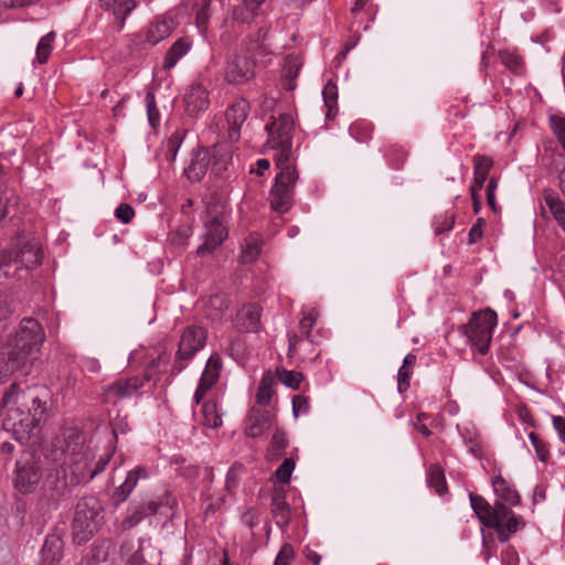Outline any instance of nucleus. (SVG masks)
Instances as JSON below:
<instances>
[{"label": "nucleus", "instance_id": "1", "mask_svg": "<svg viewBox=\"0 0 565 565\" xmlns=\"http://www.w3.org/2000/svg\"><path fill=\"white\" fill-rule=\"evenodd\" d=\"M268 132L267 145L277 151L275 164L280 170L269 193L271 209L279 213L288 212L295 198V188L299 179L294 163L292 135L295 121L291 115L280 114L266 125Z\"/></svg>", "mask_w": 565, "mask_h": 565}, {"label": "nucleus", "instance_id": "2", "mask_svg": "<svg viewBox=\"0 0 565 565\" xmlns=\"http://www.w3.org/2000/svg\"><path fill=\"white\" fill-rule=\"evenodd\" d=\"M4 430L12 433L21 444L35 436L46 418V402L35 388L21 390L13 383L4 393L1 403Z\"/></svg>", "mask_w": 565, "mask_h": 565}, {"label": "nucleus", "instance_id": "3", "mask_svg": "<svg viewBox=\"0 0 565 565\" xmlns=\"http://www.w3.org/2000/svg\"><path fill=\"white\" fill-rule=\"evenodd\" d=\"M492 487L494 493L500 498L493 505L483 497L473 493L469 494L470 504L481 524L488 529H493L500 542H507L511 534L525 526V522L504 503L518 505L521 498L518 491L501 475L492 479Z\"/></svg>", "mask_w": 565, "mask_h": 565}, {"label": "nucleus", "instance_id": "4", "mask_svg": "<svg viewBox=\"0 0 565 565\" xmlns=\"http://www.w3.org/2000/svg\"><path fill=\"white\" fill-rule=\"evenodd\" d=\"M62 455V465L68 468L77 483L88 482L103 472L111 458L109 451H104L96 458L95 448L86 444L85 435L77 428L66 430Z\"/></svg>", "mask_w": 565, "mask_h": 565}, {"label": "nucleus", "instance_id": "5", "mask_svg": "<svg viewBox=\"0 0 565 565\" xmlns=\"http://www.w3.org/2000/svg\"><path fill=\"white\" fill-rule=\"evenodd\" d=\"M41 244L35 238L18 237L10 249H0V279L23 278V273L42 263Z\"/></svg>", "mask_w": 565, "mask_h": 565}, {"label": "nucleus", "instance_id": "6", "mask_svg": "<svg viewBox=\"0 0 565 565\" xmlns=\"http://www.w3.org/2000/svg\"><path fill=\"white\" fill-rule=\"evenodd\" d=\"M103 520V508L96 499L90 498L79 501L72 522L74 542L82 545L89 541L99 530Z\"/></svg>", "mask_w": 565, "mask_h": 565}, {"label": "nucleus", "instance_id": "7", "mask_svg": "<svg viewBox=\"0 0 565 565\" xmlns=\"http://www.w3.org/2000/svg\"><path fill=\"white\" fill-rule=\"evenodd\" d=\"M497 326V313L491 309L481 310L472 315L463 332L470 347L478 353H488L492 340V332Z\"/></svg>", "mask_w": 565, "mask_h": 565}, {"label": "nucleus", "instance_id": "8", "mask_svg": "<svg viewBox=\"0 0 565 565\" xmlns=\"http://www.w3.org/2000/svg\"><path fill=\"white\" fill-rule=\"evenodd\" d=\"M44 339V330L38 320L24 318L20 321L19 329L10 348L18 355H24L25 362L31 364L35 354L39 353Z\"/></svg>", "mask_w": 565, "mask_h": 565}, {"label": "nucleus", "instance_id": "9", "mask_svg": "<svg viewBox=\"0 0 565 565\" xmlns=\"http://www.w3.org/2000/svg\"><path fill=\"white\" fill-rule=\"evenodd\" d=\"M161 507H169L174 510L178 507L177 500L169 490L147 502L134 500L127 507L126 515L120 523L121 531H129L137 526L148 515H153Z\"/></svg>", "mask_w": 565, "mask_h": 565}, {"label": "nucleus", "instance_id": "10", "mask_svg": "<svg viewBox=\"0 0 565 565\" xmlns=\"http://www.w3.org/2000/svg\"><path fill=\"white\" fill-rule=\"evenodd\" d=\"M206 337L205 329L200 326L192 324L183 329L175 353L174 372L180 373L186 367L189 361L204 348Z\"/></svg>", "mask_w": 565, "mask_h": 565}, {"label": "nucleus", "instance_id": "11", "mask_svg": "<svg viewBox=\"0 0 565 565\" xmlns=\"http://www.w3.org/2000/svg\"><path fill=\"white\" fill-rule=\"evenodd\" d=\"M150 380L151 375L149 373L129 377H119L103 386V401L106 404L117 405L124 399L139 396L140 390Z\"/></svg>", "mask_w": 565, "mask_h": 565}, {"label": "nucleus", "instance_id": "12", "mask_svg": "<svg viewBox=\"0 0 565 565\" xmlns=\"http://www.w3.org/2000/svg\"><path fill=\"white\" fill-rule=\"evenodd\" d=\"M42 478L40 461L32 452L24 451L17 460L14 471V487L21 493H30L35 490Z\"/></svg>", "mask_w": 565, "mask_h": 565}, {"label": "nucleus", "instance_id": "13", "mask_svg": "<svg viewBox=\"0 0 565 565\" xmlns=\"http://www.w3.org/2000/svg\"><path fill=\"white\" fill-rule=\"evenodd\" d=\"M228 236V230L222 215L211 216L204 222V232L201 236L202 244L199 245V256L211 255L218 248Z\"/></svg>", "mask_w": 565, "mask_h": 565}, {"label": "nucleus", "instance_id": "14", "mask_svg": "<svg viewBox=\"0 0 565 565\" xmlns=\"http://www.w3.org/2000/svg\"><path fill=\"white\" fill-rule=\"evenodd\" d=\"M184 110L191 117H199L210 106V92L201 82L191 83L183 95Z\"/></svg>", "mask_w": 565, "mask_h": 565}, {"label": "nucleus", "instance_id": "15", "mask_svg": "<svg viewBox=\"0 0 565 565\" xmlns=\"http://www.w3.org/2000/svg\"><path fill=\"white\" fill-rule=\"evenodd\" d=\"M255 63L244 55L233 56L226 64L224 77L228 84L244 85L255 76Z\"/></svg>", "mask_w": 565, "mask_h": 565}, {"label": "nucleus", "instance_id": "16", "mask_svg": "<svg viewBox=\"0 0 565 565\" xmlns=\"http://www.w3.org/2000/svg\"><path fill=\"white\" fill-rule=\"evenodd\" d=\"M275 419L273 411L260 406H253L246 417L245 434L253 438L259 437L273 427Z\"/></svg>", "mask_w": 565, "mask_h": 565}, {"label": "nucleus", "instance_id": "17", "mask_svg": "<svg viewBox=\"0 0 565 565\" xmlns=\"http://www.w3.org/2000/svg\"><path fill=\"white\" fill-rule=\"evenodd\" d=\"M249 111L250 106L245 98H238L227 108L225 116L231 140H237L239 138L242 125L247 119Z\"/></svg>", "mask_w": 565, "mask_h": 565}, {"label": "nucleus", "instance_id": "18", "mask_svg": "<svg viewBox=\"0 0 565 565\" xmlns=\"http://www.w3.org/2000/svg\"><path fill=\"white\" fill-rule=\"evenodd\" d=\"M149 471L143 466H137L130 471H128L125 481L115 488L111 494V503L115 507H119L124 503L130 495V493L135 490L139 480L148 479Z\"/></svg>", "mask_w": 565, "mask_h": 565}, {"label": "nucleus", "instance_id": "19", "mask_svg": "<svg viewBox=\"0 0 565 565\" xmlns=\"http://www.w3.org/2000/svg\"><path fill=\"white\" fill-rule=\"evenodd\" d=\"M234 327L242 331H257L260 324V307L256 303L243 305L232 319Z\"/></svg>", "mask_w": 565, "mask_h": 565}, {"label": "nucleus", "instance_id": "20", "mask_svg": "<svg viewBox=\"0 0 565 565\" xmlns=\"http://www.w3.org/2000/svg\"><path fill=\"white\" fill-rule=\"evenodd\" d=\"M29 365L24 355H18L8 347L0 352V383L6 382L17 371L28 373Z\"/></svg>", "mask_w": 565, "mask_h": 565}, {"label": "nucleus", "instance_id": "21", "mask_svg": "<svg viewBox=\"0 0 565 565\" xmlns=\"http://www.w3.org/2000/svg\"><path fill=\"white\" fill-rule=\"evenodd\" d=\"M173 20L166 15L156 17L145 31V40L151 45H156L169 38L173 31Z\"/></svg>", "mask_w": 565, "mask_h": 565}, {"label": "nucleus", "instance_id": "22", "mask_svg": "<svg viewBox=\"0 0 565 565\" xmlns=\"http://www.w3.org/2000/svg\"><path fill=\"white\" fill-rule=\"evenodd\" d=\"M211 164L210 150L199 148L193 152L190 164L184 169V174L192 182H199L206 174Z\"/></svg>", "mask_w": 565, "mask_h": 565}, {"label": "nucleus", "instance_id": "23", "mask_svg": "<svg viewBox=\"0 0 565 565\" xmlns=\"http://www.w3.org/2000/svg\"><path fill=\"white\" fill-rule=\"evenodd\" d=\"M270 511L276 521V524L284 529L290 522V507L286 501V491L284 489H276L271 495Z\"/></svg>", "mask_w": 565, "mask_h": 565}, {"label": "nucleus", "instance_id": "24", "mask_svg": "<svg viewBox=\"0 0 565 565\" xmlns=\"http://www.w3.org/2000/svg\"><path fill=\"white\" fill-rule=\"evenodd\" d=\"M192 45V40L186 36L180 38L173 42L164 55L162 68L164 71L173 68L178 62L191 51Z\"/></svg>", "mask_w": 565, "mask_h": 565}, {"label": "nucleus", "instance_id": "25", "mask_svg": "<svg viewBox=\"0 0 565 565\" xmlns=\"http://www.w3.org/2000/svg\"><path fill=\"white\" fill-rule=\"evenodd\" d=\"M493 166L491 157L486 154H477L473 157V183L470 186V194L479 193L489 175V171Z\"/></svg>", "mask_w": 565, "mask_h": 565}, {"label": "nucleus", "instance_id": "26", "mask_svg": "<svg viewBox=\"0 0 565 565\" xmlns=\"http://www.w3.org/2000/svg\"><path fill=\"white\" fill-rule=\"evenodd\" d=\"M318 312L315 310H311L303 315V317L300 319L299 322V335H291L289 338V353H292L297 350V348L302 344L305 341L308 343H312V340L310 339V332L313 326L317 322Z\"/></svg>", "mask_w": 565, "mask_h": 565}, {"label": "nucleus", "instance_id": "27", "mask_svg": "<svg viewBox=\"0 0 565 565\" xmlns=\"http://www.w3.org/2000/svg\"><path fill=\"white\" fill-rule=\"evenodd\" d=\"M211 153L212 172L215 175H221L226 171L228 163L232 160V149L226 143H215L211 148H206Z\"/></svg>", "mask_w": 565, "mask_h": 565}, {"label": "nucleus", "instance_id": "28", "mask_svg": "<svg viewBox=\"0 0 565 565\" xmlns=\"http://www.w3.org/2000/svg\"><path fill=\"white\" fill-rule=\"evenodd\" d=\"M544 201L558 226L565 232V203L551 190L544 192Z\"/></svg>", "mask_w": 565, "mask_h": 565}, {"label": "nucleus", "instance_id": "29", "mask_svg": "<svg viewBox=\"0 0 565 565\" xmlns=\"http://www.w3.org/2000/svg\"><path fill=\"white\" fill-rule=\"evenodd\" d=\"M300 64L297 58L288 56L285 60L281 74V85L286 90L296 88V79L299 75Z\"/></svg>", "mask_w": 565, "mask_h": 565}, {"label": "nucleus", "instance_id": "30", "mask_svg": "<svg viewBox=\"0 0 565 565\" xmlns=\"http://www.w3.org/2000/svg\"><path fill=\"white\" fill-rule=\"evenodd\" d=\"M262 252V238L258 234H249L245 238V243L242 247V260L243 263L255 262Z\"/></svg>", "mask_w": 565, "mask_h": 565}, {"label": "nucleus", "instance_id": "31", "mask_svg": "<svg viewBox=\"0 0 565 565\" xmlns=\"http://www.w3.org/2000/svg\"><path fill=\"white\" fill-rule=\"evenodd\" d=\"M416 355L413 353H408L403 361V365L398 370L397 374V388L399 393H403L408 390L411 376L413 373V366L416 363Z\"/></svg>", "mask_w": 565, "mask_h": 565}, {"label": "nucleus", "instance_id": "32", "mask_svg": "<svg viewBox=\"0 0 565 565\" xmlns=\"http://www.w3.org/2000/svg\"><path fill=\"white\" fill-rule=\"evenodd\" d=\"M203 424L211 428H218L222 426V415L218 412L217 403L209 399L202 405Z\"/></svg>", "mask_w": 565, "mask_h": 565}, {"label": "nucleus", "instance_id": "33", "mask_svg": "<svg viewBox=\"0 0 565 565\" xmlns=\"http://www.w3.org/2000/svg\"><path fill=\"white\" fill-rule=\"evenodd\" d=\"M427 483L437 494L441 495L447 492V483L445 472L440 466H431L428 470Z\"/></svg>", "mask_w": 565, "mask_h": 565}, {"label": "nucleus", "instance_id": "34", "mask_svg": "<svg viewBox=\"0 0 565 565\" xmlns=\"http://www.w3.org/2000/svg\"><path fill=\"white\" fill-rule=\"evenodd\" d=\"M274 384L275 381L270 374L263 376L256 394V401L258 406L263 407L270 402L271 396L274 394Z\"/></svg>", "mask_w": 565, "mask_h": 565}, {"label": "nucleus", "instance_id": "35", "mask_svg": "<svg viewBox=\"0 0 565 565\" xmlns=\"http://www.w3.org/2000/svg\"><path fill=\"white\" fill-rule=\"evenodd\" d=\"M322 96L324 100V105L328 108L327 117L332 118L335 116L338 107V87L334 83L328 82L322 90Z\"/></svg>", "mask_w": 565, "mask_h": 565}, {"label": "nucleus", "instance_id": "36", "mask_svg": "<svg viewBox=\"0 0 565 565\" xmlns=\"http://www.w3.org/2000/svg\"><path fill=\"white\" fill-rule=\"evenodd\" d=\"M55 41V33L49 32L44 36H42L36 46V60L40 64H44L47 62L51 52L53 50V43Z\"/></svg>", "mask_w": 565, "mask_h": 565}, {"label": "nucleus", "instance_id": "37", "mask_svg": "<svg viewBox=\"0 0 565 565\" xmlns=\"http://www.w3.org/2000/svg\"><path fill=\"white\" fill-rule=\"evenodd\" d=\"M373 126L370 122H353L349 128L350 136L358 142H366L371 139Z\"/></svg>", "mask_w": 565, "mask_h": 565}, {"label": "nucleus", "instance_id": "38", "mask_svg": "<svg viewBox=\"0 0 565 565\" xmlns=\"http://www.w3.org/2000/svg\"><path fill=\"white\" fill-rule=\"evenodd\" d=\"M222 369L221 358L216 354L211 355L206 362L205 369L202 376L205 377L210 383L215 384L218 380L220 372Z\"/></svg>", "mask_w": 565, "mask_h": 565}, {"label": "nucleus", "instance_id": "39", "mask_svg": "<svg viewBox=\"0 0 565 565\" xmlns=\"http://www.w3.org/2000/svg\"><path fill=\"white\" fill-rule=\"evenodd\" d=\"M279 381L294 390L298 388L302 380V374L295 371H287L285 369H277Z\"/></svg>", "mask_w": 565, "mask_h": 565}, {"label": "nucleus", "instance_id": "40", "mask_svg": "<svg viewBox=\"0 0 565 565\" xmlns=\"http://www.w3.org/2000/svg\"><path fill=\"white\" fill-rule=\"evenodd\" d=\"M499 57L503 65H505L510 71L518 73L522 68V60L514 52L504 50L499 52Z\"/></svg>", "mask_w": 565, "mask_h": 565}, {"label": "nucleus", "instance_id": "41", "mask_svg": "<svg viewBox=\"0 0 565 565\" xmlns=\"http://www.w3.org/2000/svg\"><path fill=\"white\" fill-rule=\"evenodd\" d=\"M137 2L135 0H121L115 9V17L118 18L120 29L125 25L126 18L135 10Z\"/></svg>", "mask_w": 565, "mask_h": 565}, {"label": "nucleus", "instance_id": "42", "mask_svg": "<svg viewBox=\"0 0 565 565\" xmlns=\"http://www.w3.org/2000/svg\"><path fill=\"white\" fill-rule=\"evenodd\" d=\"M529 438L535 449L537 458L543 462H547V460L550 459V449H548L546 443H544L539 437V435H536L533 431L530 433Z\"/></svg>", "mask_w": 565, "mask_h": 565}, {"label": "nucleus", "instance_id": "43", "mask_svg": "<svg viewBox=\"0 0 565 565\" xmlns=\"http://www.w3.org/2000/svg\"><path fill=\"white\" fill-rule=\"evenodd\" d=\"M455 224L454 214H441L437 216L434 221V231L436 235L443 234L447 231H450Z\"/></svg>", "mask_w": 565, "mask_h": 565}, {"label": "nucleus", "instance_id": "44", "mask_svg": "<svg viewBox=\"0 0 565 565\" xmlns=\"http://www.w3.org/2000/svg\"><path fill=\"white\" fill-rule=\"evenodd\" d=\"M287 445L288 440L286 438L285 433L281 430H276L270 441L269 451L274 456H280L282 450L287 447Z\"/></svg>", "mask_w": 565, "mask_h": 565}, {"label": "nucleus", "instance_id": "45", "mask_svg": "<svg viewBox=\"0 0 565 565\" xmlns=\"http://www.w3.org/2000/svg\"><path fill=\"white\" fill-rule=\"evenodd\" d=\"M294 469H295L294 460L290 458H286L282 461V463L277 468L275 475L280 482L288 483Z\"/></svg>", "mask_w": 565, "mask_h": 565}, {"label": "nucleus", "instance_id": "46", "mask_svg": "<svg viewBox=\"0 0 565 565\" xmlns=\"http://www.w3.org/2000/svg\"><path fill=\"white\" fill-rule=\"evenodd\" d=\"M210 19V1H205L202 8L196 12L195 23L201 32H205Z\"/></svg>", "mask_w": 565, "mask_h": 565}, {"label": "nucleus", "instance_id": "47", "mask_svg": "<svg viewBox=\"0 0 565 565\" xmlns=\"http://www.w3.org/2000/svg\"><path fill=\"white\" fill-rule=\"evenodd\" d=\"M243 469L242 465H233L226 475L225 488L227 491H233L238 484L239 471Z\"/></svg>", "mask_w": 565, "mask_h": 565}, {"label": "nucleus", "instance_id": "48", "mask_svg": "<svg viewBox=\"0 0 565 565\" xmlns=\"http://www.w3.org/2000/svg\"><path fill=\"white\" fill-rule=\"evenodd\" d=\"M146 104H147V113H148V119L153 125L154 122L159 121V110L156 105V97L151 92H148L146 94Z\"/></svg>", "mask_w": 565, "mask_h": 565}, {"label": "nucleus", "instance_id": "49", "mask_svg": "<svg viewBox=\"0 0 565 565\" xmlns=\"http://www.w3.org/2000/svg\"><path fill=\"white\" fill-rule=\"evenodd\" d=\"M310 409L309 398L303 395H296L292 398V412L296 417L307 414Z\"/></svg>", "mask_w": 565, "mask_h": 565}, {"label": "nucleus", "instance_id": "50", "mask_svg": "<svg viewBox=\"0 0 565 565\" xmlns=\"http://www.w3.org/2000/svg\"><path fill=\"white\" fill-rule=\"evenodd\" d=\"M115 216L124 224H128L135 216V211L131 205L121 203L115 210Z\"/></svg>", "mask_w": 565, "mask_h": 565}, {"label": "nucleus", "instance_id": "51", "mask_svg": "<svg viewBox=\"0 0 565 565\" xmlns=\"http://www.w3.org/2000/svg\"><path fill=\"white\" fill-rule=\"evenodd\" d=\"M213 385H214L213 383H210V381H207L205 377H203L201 375V379L199 381V385H198V387H196V390L194 392V395H193V402H194L195 405H199L203 401L206 392L209 390H211V387Z\"/></svg>", "mask_w": 565, "mask_h": 565}, {"label": "nucleus", "instance_id": "52", "mask_svg": "<svg viewBox=\"0 0 565 565\" xmlns=\"http://www.w3.org/2000/svg\"><path fill=\"white\" fill-rule=\"evenodd\" d=\"M294 558V550L289 544H285L276 556L274 565H290Z\"/></svg>", "mask_w": 565, "mask_h": 565}, {"label": "nucleus", "instance_id": "53", "mask_svg": "<svg viewBox=\"0 0 565 565\" xmlns=\"http://www.w3.org/2000/svg\"><path fill=\"white\" fill-rule=\"evenodd\" d=\"M181 141L182 137L178 131L169 138L167 143V156L169 157L170 160H174Z\"/></svg>", "mask_w": 565, "mask_h": 565}, {"label": "nucleus", "instance_id": "54", "mask_svg": "<svg viewBox=\"0 0 565 565\" xmlns=\"http://www.w3.org/2000/svg\"><path fill=\"white\" fill-rule=\"evenodd\" d=\"M211 308L216 309L218 311H225L230 307V300L224 294H216L210 298L209 301Z\"/></svg>", "mask_w": 565, "mask_h": 565}, {"label": "nucleus", "instance_id": "55", "mask_svg": "<svg viewBox=\"0 0 565 565\" xmlns=\"http://www.w3.org/2000/svg\"><path fill=\"white\" fill-rule=\"evenodd\" d=\"M110 425L115 439H117L119 434H126L129 430V425L125 417H116Z\"/></svg>", "mask_w": 565, "mask_h": 565}, {"label": "nucleus", "instance_id": "56", "mask_svg": "<svg viewBox=\"0 0 565 565\" xmlns=\"http://www.w3.org/2000/svg\"><path fill=\"white\" fill-rule=\"evenodd\" d=\"M498 188V179L491 178L487 184V202L488 205L495 211V190Z\"/></svg>", "mask_w": 565, "mask_h": 565}, {"label": "nucleus", "instance_id": "57", "mask_svg": "<svg viewBox=\"0 0 565 565\" xmlns=\"http://www.w3.org/2000/svg\"><path fill=\"white\" fill-rule=\"evenodd\" d=\"M486 222L483 218H478L477 222L472 225L469 231V244H475L478 239L482 237V228Z\"/></svg>", "mask_w": 565, "mask_h": 565}, {"label": "nucleus", "instance_id": "58", "mask_svg": "<svg viewBox=\"0 0 565 565\" xmlns=\"http://www.w3.org/2000/svg\"><path fill=\"white\" fill-rule=\"evenodd\" d=\"M501 564L502 565H519L518 553L511 547L505 548L504 551H502V554H501Z\"/></svg>", "mask_w": 565, "mask_h": 565}, {"label": "nucleus", "instance_id": "59", "mask_svg": "<svg viewBox=\"0 0 565 565\" xmlns=\"http://www.w3.org/2000/svg\"><path fill=\"white\" fill-rule=\"evenodd\" d=\"M552 422L559 439L565 444V418L562 416H553Z\"/></svg>", "mask_w": 565, "mask_h": 565}, {"label": "nucleus", "instance_id": "60", "mask_svg": "<svg viewBox=\"0 0 565 565\" xmlns=\"http://www.w3.org/2000/svg\"><path fill=\"white\" fill-rule=\"evenodd\" d=\"M242 521L245 525H247L249 529H253L257 523V514L255 511L253 510H249V511H246L243 515H242Z\"/></svg>", "mask_w": 565, "mask_h": 565}, {"label": "nucleus", "instance_id": "61", "mask_svg": "<svg viewBox=\"0 0 565 565\" xmlns=\"http://www.w3.org/2000/svg\"><path fill=\"white\" fill-rule=\"evenodd\" d=\"M35 2L36 0H0V3L6 8L25 7Z\"/></svg>", "mask_w": 565, "mask_h": 565}, {"label": "nucleus", "instance_id": "62", "mask_svg": "<svg viewBox=\"0 0 565 565\" xmlns=\"http://www.w3.org/2000/svg\"><path fill=\"white\" fill-rule=\"evenodd\" d=\"M12 313V309L6 297L0 294V321L8 318Z\"/></svg>", "mask_w": 565, "mask_h": 565}, {"label": "nucleus", "instance_id": "63", "mask_svg": "<svg viewBox=\"0 0 565 565\" xmlns=\"http://www.w3.org/2000/svg\"><path fill=\"white\" fill-rule=\"evenodd\" d=\"M83 367L90 373H98L100 371V364L95 359H87L83 363Z\"/></svg>", "mask_w": 565, "mask_h": 565}, {"label": "nucleus", "instance_id": "64", "mask_svg": "<svg viewBox=\"0 0 565 565\" xmlns=\"http://www.w3.org/2000/svg\"><path fill=\"white\" fill-rule=\"evenodd\" d=\"M265 0H243L246 9L255 12Z\"/></svg>", "mask_w": 565, "mask_h": 565}]
</instances>
